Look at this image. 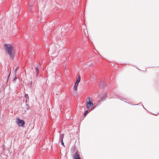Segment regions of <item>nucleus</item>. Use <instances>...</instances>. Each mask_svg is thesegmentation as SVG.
Listing matches in <instances>:
<instances>
[{
	"label": "nucleus",
	"mask_w": 159,
	"mask_h": 159,
	"mask_svg": "<svg viewBox=\"0 0 159 159\" xmlns=\"http://www.w3.org/2000/svg\"><path fill=\"white\" fill-rule=\"evenodd\" d=\"M107 97V93L105 92L103 93L102 94V97L100 99V101H104L106 100V98Z\"/></svg>",
	"instance_id": "nucleus-4"
},
{
	"label": "nucleus",
	"mask_w": 159,
	"mask_h": 159,
	"mask_svg": "<svg viewBox=\"0 0 159 159\" xmlns=\"http://www.w3.org/2000/svg\"><path fill=\"white\" fill-rule=\"evenodd\" d=\"M115 98H119L118 97V96H117V97H115Z\"/></svg>",
	"instance_id": "nucleus-22"
},
{
	"label": "nucleus",
	"mask_w": 159,
	"mask_h": 159,
	"mask_svg": "<svg viewBox=\"0 0 159 159\" xmlns=\"http://www.w3.org/2000/svg\"><path fill=\"white\" fill-rule=\"evenodd\" d=\"M99 84L100 85V87L101 89L104 88L106 85V83L104 80L100 81Z\"/></svg>",
	"instance_id": "nucleus-5"
},
{
	"label": "nucleus",
	"mask_w": 159,
	"mask_h": 159,
	"mask_svg": "<svg viewBox=\"0 0 159 159\" xmlns=\"http://www.w3.org/2000/svg\"><path fill=\"white\" fill-rule=\"evenodd\" d=\"M127 103H129V104H130L131 105H134V104H132V103H131V102H127Z\"/></svg>",
	"instance_id": "nucleus-21"
},
{
	"label": "nucleus",
	"mask_w": 159,
	"mask_h": 159,
	"mask_svg": "<svg viewBox=\"0 0 159 159\" xmlns=\"http://www.w3.org/2000/svg\"><path fill=\"white\" fill-rule=\"evenodd\" d=\"M88 112H89V110H86L84 111V117H85L86 116L87 114H88Z\"/></svg>",
	"instance_id": "nucleus-13"
},
{
	"label": "nucleus",
	"mask_w": 159,
	"mask_h": 159,
	"mask_svg": "<svg viewBox=\"0 0 159 159\" xmlns=\"http://www.w3.org/2000/svg\"><path fill=\"white\" fill-rule=\"evenodd\" d=\"M134 105H139V106L141 105V106H142L143 107V108H144L145 109H146L143 106L141 102H140V103H139L138 104H134Z\"/></svg>",
	"instance_id": "nucleus-14"
},
{
	"label": "nucleus",
	"mask_w": 159,
	"mask_h": 159,
	"mask_svg": "<svg viewBox=\"0 0 159 159\" xmlns=\"http://www.w3.org/2000/svg\"><path fill=\"white\" fill-rule=\"evenodd\" d=\"M73 158L74 159H81L78 151H76L74 154L73 156Z\"/></svg>",
	"instance_id": "nucleus-6"
},
{
	"label": "nucleus",
	"mask_w": 159,
	"mask_h": 159,
	"mask_svg": "<svg viewBox=\"0 0 159 159\" xmlns=\"http://www.w3.org/2000/svg\"><path fill=\"white\" fill-rule=\"evenodd\" d=\"M155 115H156V116H157V115H156V114H155Z\"/></svg>",
	"instance_id": "nucleus-28"
},
{
	"label": "nucleus",
	"mask_w": 159,
	"mask_h": 159,
	"mask_svg": "<svg viewBox=\"0 0 159 159\" xmlns=\"http://www.w3.org/2000/svg\"><path fill=\"white\" fill-rule=\"evenodd\" d=\"M64 134H62L60 135V137L61 138V140H62V139L63 140V138H64Z\"/></svg>",
	"instance_id": "nucleus-15"
},
{
	"label": "nucleus",
	"mask_w": 159,
	"mask_h": 159,
	"mask_svg": "<svg viewBox=\"0 0 159 159\" xmlns=\"http://www.w3.org/2000/svg\"><path fill=\"white\" fill-rule=\"evenodd\" d=\"M17 70V68H16L15 70H14V72L15 73V74L16 75V71Z\"/></svg>",
	"instance_id": "nucleus-20"
},
{
	"label": "nucleus",
	"mask_w": 159,
	"mask_h": 159,
	"mask_svg": "<svg viewBox=\"0 0 159 159\" xmlns=\"http://www.w3.org/2000/svg\"><path fill=\"white\" fill-rule=\"evenodd\" d=\"M11 70L10 71V73H9V74H8V76L7 77V81L9 79V78L10 77V75H11Z\"/></svg>",
	"instance_id": "nucleus-17"
},
{
	"label": "nucleus",
	"mask_w": 159,
	"mask_h": 159,
	"mask_svg": "<svg viewBox=\"0 0 159 159\" xmlns=\"http://www.w3.org/2000/svg\"><path fill=\"white\" fill-rule=\"evenodd\" d=\"M30 11H32V9H30Z\"/></svg>",
	"instance_id": "nucleus-23"
},
{
	"label": "nucleus",
	"mask_w": 159,
	"mask_h": 159,
	"mask_svg": "<svg viewBox=\"0 0 159 159\" xmlns=\"http://www.w3.org/2000/svg\"><path fill=\"white\" fill-rule=\"evenodd\" d=\"M4 46L10 59H13L15 57V52L13 46L10 44H5Z\"/></svg>",
	"instance_id": "nucleus-1"
},
{
	"label": "nucleus",
	"mask_w": 159,
	"mask_h": 159,
	"mask_svg": "<svg viewBox=\"0 0 159 159\" xmlns=\"http://www.w3.org/2000/svg\"><path fill=\"white\" fill-rule=\"evenodd\" d=\"M78 84H79V83H78L76 82L74 84V90L75 91H77V88H78Z\"/></svg>",
	"instance_id": "nucleus-8"
},
{
	"label": "nucleus",
	"mask_w": 159,
	"mask_h": 159,
	"mask_svg": "<svg viewBox=\"0 0 159 159\" xmlns=\"http://www.w3.org/2000/svg\"><path fill=\"white\" fill-rule=\"evenodd\" d=\"M16 123L19 126H21L22 127H24L25 122L22 119H20L19 118H17L16 120Z\"/></svg>",
	"instance_id": "nucleus-3"
},
{
	"label": "nucleus",
	"mask_w": 159,
	"mask_h": 159,
	"mask_svg": "<svg viewBox=\"0 0 159 159\" xmlns=\"http://www.w3.org/2000/svg\"><path fill=\"white\" fill-rule=\"evenodd\" d=\"M17 79V77H16V76L14 77L13 79V80H12V82H14V81H15V80H16Z\"/></svg>",
	"instance_id": "nucleus-18"
},
{
	"label": "nucleus",
	"mask_w": 159,
	"mask_h": 159,
	"mask_svg": "<svg viewBox=\"0 0 159 159\" xmlns=\"http://www.w3.org/2000/svg\"><path fill=\"white\" fill-rule=\"evenodd\" d=\"M120 100H122L121 99H120Z\"/></svg>",
	"instance_id": "nucleus-27"
},
{
	"label": "nucleus",
	"mask_w": 159,
	"mask_h": 159,
	"mask_svg": "<svg viewBox=\"0 0 159 159\" xmlns=\"http://www.w3.org/2000/svg\"><path fill=\"white\" fill-rule=\"evenodd\" d=\"M84 119V118H83V119H82V120H83V119Z\"/></svg>",
	"instance_id": "nucleus-25"
},
{
	"label": "nucleus",
	"mask_w": 159,
	"mask_h": 159,
	"mask_svg": "<svg viewBox=\"0 0 159 159\" xmlns=\"http://www.w3.org/2000/svg\"><path fill=\"white\" fill-rule=\"evenodd\" d=\"M25 108H26V109L27 110H28L30 109V107L28 104H27V102H25Z\"/></svg>",
	"instance_id": "nucleus-10"
},
{
	"label": "nucleus",
	"mask_w": 159,
	"mask_h": 159,
	"mask_svg": "<svg viewBox=\"0 0 159 159\" xmlns=\"http://www.w3.org/2000/svg\"><path fill=\"white\" fill-rule=\"evenodd\" d=\"M61 144L63 146H64V147L65 146H64V143L63 142V140H62H62H61Z\"/></svg>",
	"instance_id": "nucleus-19"
},
{
	"label": "nucleus",
	"mask_w": 159,
	"mask_h": 159,
	"mask_svg": "<svg viewBox=\"0 0 159 159\" xmlns=\"http://www.w3.org/2000/svg\"><path fill=\"white\" fill-rule=\"evenodd\" d=\"M39 65H38V66H37L36 67V77H37L39 74V69L38 68V67L39 66Z\"/></svg>",
	"instance_id": "nucleus-7"
},
{
	"label": "nucleus",
	"mask_w": 159,
	"mask_h": 159,
	"mask_svg": "<svg viewBox=\"0 0 159 159\" xmlns=\"http://www.w3.org/2000/svg\"><path fill=\"white\" fill-rule=\"evenodd\" d=\"M84 119V118H83V119H82V120H83V119Z\"/></svg>",
	"instance_id": "nucleus-24"
},
{
	"label": "nucleus",
	"mask_w": 159,
	"mask_h": 159,
	"mask_svg": "<svg viewBox=\"0 0 159 159\" xmlns=\"http://www.w3.org/2000/svg\"><path fill=\"white\" fill-rule=\"evenodd\" d=\"M81 80V77L79 75L78 76V78L76 80V82L79 83L80 82Z\"/></svg>",
	"instance_id": "nucleus-11"
},
{
	"label": "nucleus",
	"mask_w": 159,
	"mask_h": 159,
	"mask_svg": "<svg viewBox=\"0 0 159 159\" xmlns=\"http://www.w3.org/2000/svg\"><path fill=\"white\" fill-rule=\"evenodd\" d=\"M88 101L86 102V107L87 109H90L93 107V100L90 97H88Z\"/></svg>",
	"instance_id": "nucleus-2"
},
{
	"label": "nucleus",
	"mask_w": 159,
	"mask_h": 159,
	"mask_svg": "<svg viewBox=\"0 0 159 159\" xmlns=\"http://www.w3.org/2000/svg\"><path fill=\"white\" fill-rule=\"evenodd\" d=\"M75 146L72 148L71 149L72 152H74V151H75Z\"/></svg>",
	"instance_id": "nucleus-16"
},
{
	"label": "nucleus",
	"mask_w": 159,
	"mask_h": 159,
	"mask_svg": "<svg viewBox=\"0 0 159 159\" xmlns=\"http://www.w3.org/2000/svg\"><path fill=\"white\" fill-rule=\"evenodd\" d=\"M84 119V118H83V119H82V120H83V119Z\"/></svg>",
	"instance_id": "nucleus-26"
},
{
	"label": "nucleus",
	"mask_w": 159,
	"mask_h": 159,
	"mask_svg": "<svg viewBox=\"0 0 159 159\" xmlns=\"http://www.w3.org/2000/svg\"><path fill=\"white\" fill-rule=\"evenodd\" d=\"M102 101H100V99L99 100L98 102V103H97V104H96V106L95 107H94V108L95 107H98L101 104V102Z\"/></svg>",
	"instance_id": "nucleus-12"
},
{
	"label": "nucleus",
	"mask_w": 159,
	"mask_h": 159,
	"mask_svg": "<svg viewBox=\"0 0 159 159\" xmlns=\"http://www.w3.org/2000/svg\"><path fill=\"white\" fill-rule=\"evenodd\" d=\"M25 98L26 100L25 101V102H29V96L28 94L25 93Z\"/></svg>",
	"instance_id": "nucleus-9"
}]
</instances>
